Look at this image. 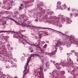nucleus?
I'll return each instance as SVG.
<instances>
[{
  "instance_id": "nucleus-51",
  "label": "nucleus",
  "mask_w": 78,
  "mask_h": 78,
  "mask_svg": "<svg viewBox=\"0 0 78 78\" xmlns=\"http://www.w3.org/2000/svg\"><path fill=\"white\" fill-rule=\"evenodd\" d=\"M50 35V34H48V32H47V33H46V36H47V35Z\"/></svg>"
},
{
  "instance_id": "nucleus-22",
  "label": "nucleus",
  "mask_w": 78,
  "mask_h": 78,
  "mask_svg": "<svg viewBox=\"0 0 78 78\" xmlns=\"http://www.w3.org/2000/svg\"><path fill=\"white\" fill-rule=\"evenodd\" d=\"M56 7L58 9H61V10H62V6H61V5H60L59 6L57 5Z\"/></svg>"
},
{
  "instance_id": "nucleus-38",
  "label": "nucleus",
  "mask_w": 78,
  "mask_h": 78,
  "mask_svg": "<svg viewBox=\"0 0 78 78\" xmlns=\"http://www.w3.org/2000/svg\"><path fill=\"white\" fill-rule=\"evenodd\" d=\"M71 75H72L73 76H74V71H73V72H72L71 73Z\"/></svg>"
},
{
  "instance_id": "nucleus-59",
  "label": "nucleus",
  "mask_w": 78,
  "mask_h": 78,
  "mask_svg": "<svg viewBox=\"0 0 78 78\" xmlns=\"http://www.w3.org/2000/svg\"><path fill=\"white\" fill-rule=\"evenodd\" d=\"M14 78H18V77H17V76H15V77Z\"/></svg>"
},
{
  "instance_id": "nucleus-36",
  "label": "nucleus",
  "mask_w": 78,
  "mask_h": 78,
  "mask_svg": "<svg viewBox=\"0 0 78 78\" xmlns=\"http://www.w3.org/2000/svg\"><path fill=\"white\" fill-rule=\"evenodd\" d=\"M67 55L68 56H70V55H72V53H67Z\"/></svg>"
},
{
  "instance_id": "nucleus-20",
  "label": "nucleus",
  "mask_w": 78,
  "mask_h": 78,
  "mask_svg": "<svg viewBox=\"0 0 78 78\" xmlns=\"http://www.w3.org/2000/svg\"><path fill=\"white\" fill-rule=\"evenodd\" d=\"M11 32L12 33L13 32H12V31H10V30L5 31H4L3 30L0 31V33H5V32Z\"/></svg>"
},
{
  "instance_id": "nucleus-44",
  "label": "nucleus",
  "mask_w": 78,
  "mask_h": 78,
  "mask_svg": "<svg viewBox=\"0 0 78 78\" xmlns=\"http://www.w3.org/2000/svg\"><path fill=\"white\" fill-rule=\"evenodd\" d=\"M21 7H24V6H23V4H20V6Z\"/></svg>"
},
{
  "instance_id": "nucleus-61",
  "label": "nucleus",
  "mask_w": 78,
  "mask_h": 78,
  "mask_svg": "<svg viewBox=\"0 0 78 78\" xmlns=\"http://www.w3.org/2000/svg\"><path fill=\"white\" fill-rule=\"evenodd\" d=\"M68 11H69V10H70V9H69V8H68Z\"/></svg>"
},
{
  "instance_id": "nucleus-19",
  "label": "nucleus",
  "mask_w": 78,
  "mask_h": 78,
  "mask_svg": "<svg viewBox=\"0 0 78 78\" xmlns=\"http://www.w3.org/2000/svg\"><path fill=\"white\" fill-rule=\"evenodd\" d=\"M12 19V20H13L15 21V22H16L17 23H18L17 25H23V23H22V22H20L18 23V22H17V21H16V20H14Z\"/></svg>"
},
{
  "instance_id": "nucleus-39",
  "label": "nucleus",
  "mask_w": 78,
  "mask_h": 78,
  "mask_svg": "<svg viewBox=\"0 0 78 78\" xmlns=\"http://www.w3.org/2000/svg\"><path fill=\"white\" fill-rule=\"evenodd\" d=\"M9 65H7L6 66V68H7V69H9Z\"/></svg>"
},
{
  "instance_id": "nucleus-49",
  "label": "nucleus",
  "mask_w": 78,
  "mask_h": 78,
  "mask_svg": "<svg viewBox=\"0 0 78 78\" xmlns=\"http://www.w3.org/2000/svg\"><path fill=\"white\" fill-rule=\"evenodd\" d=\"M10 62H11V64H12L14 63V62H13V61H11Z\"/></svg>"
},
{
  "instance_id": "nucleus-58",
  "label": "nucleus",
  "mask_w": 78,
  "mask_h": 78,
  "mask_svg": "<svg viewBox=\"0 0 78 78\" xmlns=\"http://www.w3.org/2000/svg\"><path fill=\"white\" fill-rule=\"evenodd\" d=\"M46 43H49V41H46Z\"/></svg>"
},
{
  "instance_id": "nucleus-57",
  "label": "nucleus",
  "mask_w": 78,
  "mask_h": 78,
  "mask_svg": "<svg viewBox=\"0 0 78 78\" xmlns=\"http://www.w3.org/2000/svg\"><path fill=\"white\" fill-rule=\"evenodd\" d=\"M70 16H72V13H70Z\"/></svg>"
},
{
  "instance_id": "nucleus-31",
  "label": "nucleus",
  "mask_w": 78,
  "mask_h": 78,
  "mask_svg": "<svg viewBox=\"0 0 78 78\" xmlns=\"http://www.w3.org/2000/svg\"><path fill=\"white\" fill-rule=\"evenodd\" d=\"M40 34L41 35L40 36H39V37L40 38V39H41V34H43V33H44V31H40Z\"/></svg>"
},
{
  "instance_id": "nucleus-42",
  "label": "nucleus",
  "mask_w": 78,
  "mask_h": 78,
  "mask_svg": "<svg viewBox=\"0 0 78 78\" xmlns=\"http://www.w3.org/2000/svg\"><path fill=\"white\" fill-rule=\"evenodd\" d=\"M2 74H3V72H2V71L1 70L0 71V75H1V76H2Z\"/></svg>"
},
{
  "instance_id": "nucleus-10",
  "label": "nucleus",
  "mask_w": 78,
  "mask_h": 78,
  "mask_svg": "<svg viewBox=\"0 0 78 78\" xmlns=\"http://www.w3.org/2000/svg\"><path fill=\"white\" fill-rule=\"evenodd\" d=\"M52 74L53 77L51 78H56L59 75L58 72L57 71L56 69H54V71L52 73Z\"/></svg>"
},
{
  "instance_id": "nucleus-33",
  "label": "nucleus",
  "mask_w": 78,
  "mask_h": 78,
  "mask_svg": "<svg viewBox=\"0 0 78 78\" xmlns=\"http://www.w3.org/2000/svg\"><path fill=\"white\" fill-rule=\"evenodd\" d=\"M24 8V7H21V6H20L19 7V9H20V11H22V9Z\"/></svg>"
},
{
  "instance_id": "nucleus-53",
  "label": "nucleus",
  "mask_w": 78,
  "mask_h": 78,
  "mask_svg": "<svg viewBox=\"0 0 78 78\" xmlns=\"http://www.w3.org/2000/svg\"><path fill=\"white\" fill-rule=\"evenodd\" d=\"M75 11V9H72V11H73V12L74 11Z\"/></svg>"
},
{
  "instance_id": "nucleus-35",
  "label": "nucleus",
  "mask_w": 78,
  "mask_h": 78,
  "mask_svg": "<svg viewBox=\"0 0 78 78\" xmlns=\"http://www.w3.org/2000/svg\"><path fill=\"white\" fill-rule=\"evenodd\" d=\"M21 59L22 61H25V58H24V57H22L21 58Z\"/></svg>"
},
{
  "instance_id": "nucleus-47",
  "label": "nucleus",
  "mask_w": 78,
  "mask_h": 78,
  "mask_svg": "<svg viewBox=\"0 0 78 78\" xmlns=\"http://www.w3.org/2000/svg\"><path fill=\"white\" fill-rule=\"evenodd\" d=\"M2 14H3V12H0V16H1Z\"/></svg>"
},
{
  "instance_id": "nucleus-4",
  "label": "nucleus",
  "mask_w": 78,
  "mask_h": 78,
  "mask_svg": "<svg viewBox=\"0 0 78 78\" xmlns=\"http://www.w3.org/2000/svg\"><path fill=\"white\" fill-rule=\"evenodd\" d=\"M67 59L68 62H67V64L62 63V64H61V66H62L63 67L66 66L67 67V69L69 70V69H70V68L72 67V66H73V61L71 60V58Z\"/></svg>"
},
{
  "instance_id": "nucleus-63",
  "label": "nucleus",
  "mask_w": 78,
  "mask_h": 78,
  "mask_svg": "<svg viewBox=\"0 0 78 78\" xmlns=\"http://www.w3.org/2000/svg\"><path fill=\"white\" fill-rule=\"evenodd\" d=\"M13 60H14V61H16V59H13Z\"/></svg>"
},
{
  "instance_id": "nucleus-41",
  "label": "nucleus",
  "mask_w": 78,
  "mask_h": 78,
  "mask_svg": "<svg viewBox=\"0 0 78 78\" xmlns=\"http://www.w3.org/2000/svg\"><path fill=\"white\" fill-rule=\"evenodd\" d=\"M6 76V75L5 74H2V77H5Z\"/></svg>"
},
{
  "instance_id": "nucleus-52",
  "label": "nucleus",
  "mask_w": 78,
  "mask_h": 78,
  "mask_svg": "<svg viewBox=\"0 0 78 78\" xmlns=\"http://www.w3.org/2000/svg\"><path fill=\"white\" fill-rule=\"evenodd\" d=\"M8 47H10V44H9L7 45Z\"/></svg>"
},
{
  "instance_id": "nucleus-14",
  "label": "nucleus",
  "mask_w": 78,
  "mask_h": 78,
  "mask_svg": "<svg viewBox=\"0 0 78 78\" xmlns=\"http://www.w3.org/2000/svg\"><path fill=\"white\" fill-rule=\"evenodd\" d=\"M62 44L61 43V41L60 40H58L57 41V43L56 45H54V46L56 47H58L59 46H61Z\"/></svg>"
},
{
  "instance_id": "nucleus-12",
  "label": "nucleus",
  "mask_w": 78,
  "mask_h": 78,
  "mask_svg": "<svg viewBox=\"0 0 78 78\" xmlns=\"http://www.w3.org/2000/svg\"><path fill=\"white\" fill-rule=\"evenodd\" d=\"M58 73L59 75V78H64V76H62L61 75H64V74H65V72L63 71H58ZM60 76H59V75Z\"/></svg>"
},
{
  "instance_id": "nucleus-32",
  "label": "nucleus",
  "mask_w": 78,
  "mask_h": 78,
  "mask_svg": "<svg viewBox=\"0 0 78 78\" xmlns=\"http://www.w3.org/2000/svg\"><path fill=\"white\" fill-rule=\"evenodd\" d=\"M45 35H47V33L45 32H43V33L41 34V37H42V36H45Z\"/></svg>"
},
{
  "instance_id": "nucleus-1",
  "label": "nucleus",
  "mask_w": 78,
  "mask_h": 78,
  "mask_svg": "<svg viewBox=\"0 0 78 78\" xmlns=\"http://www.w3.org/2000/svg\"><path fill=\"white\" fill-rule=\"evenodd\" d=\"M43 5L44 3L43 2H40L39 3L37 4V7L39 9V12H40V13H43V14H46L45 15L44 19H48L47 14L50 16L53 14V12L49 10L46 11L45 10L43 9L41 7V6H43Z\"/></svg>"
},
{
  "instance_id": "nucleus-25",
  "label": "nucleus",
  "mask_w": 78,
  "mask_h": 78,
  "mask_svg": "<svg viewBox=\"0 0 78 78\" xmlns=\"http://www.w3.org/2000/svg\"><path fill=\"white\" fill-rule=\"evenodd\" d=\"M62 7H63L62 8V9H65V8H67V5L66 4H64L62 5Z\"/></svg>"
},
{
  "instance_id": "nucleus-15",
  "label": "nucleus",
  "mask_w": 78,
  "mask_h": 78,
  "mask_svg": "<svg viewBox=\"0 0 78 78\" xmlns=\"http://www.w3.org/2000/svg\"><path fill=\"white\" fill-rule=\"evenodd\" d=\"M45 65L46 66V69H44V71H46L47 70V69H49V66H50V63H49V62H47L45 63Z\"/></svg>"
},
{
  "instance_id": "nucleus-55",
  "label": "nucleus",
  "mask_w": 78,
  "mask_h": 78,
  "mask_svg": "<svg viewBox=\"0 0 78 78\" xmlns=\"http://www.w3.org/2000/svg\"><path fill=\"white\" fill-rule=\"evenodd\" d=\"M74 55L75 56H77V53H75V54H74Z\"/></svg>"
},
{
  "instance_id": "nucleus-40",
  "label": "nucleus",
  "mask_w": 78,
  "mask_h": 78,
  "mask_svg": "<svg viewBox=\"0 0 78 78\" xmlns=\"http://www.w3.org/2000/svg\"><path fill=\"white\" fill-rule=\"evenodd\" d=\"M33 48H32V47L31 46H29V50H31Z\"/></svg>"
},
{
  "instance_id": "nucleus-16",
  "label": "nucleus",
  "mask_w": 78,
  "mask_h": 78,
  "mask_svg": "<svg viewBox=\"0 0 78 78\" xmlns=\"http://www.w3.org/2000/svg\"><path fill=\"white\" fill-rule=\"evenodd\" d=\"M55 25H57V26H58V27H62V25L61 24V23H59V21H56L55 22Z\"/></svg>"
},
{
  "instance_id": "nucleus-43",
  "label": "nucleus",
  "mask_w": 78,
  "mask_h": 78,
  "mask_svg": "<svg viewBox=\"0 0 78 78\" xmlns=\"http://www.w3.org/2000/svg\"><path fill=\"white\" fill-rule=\"evenodd\" d=\"M59 49L60 50H63V48L61 47L59 48Z\"/></svg>"
},
{
  "instance_id": "nucleus-29",
  "label": "nucleus",
  "mask_w": 78,
  "mask_h": 78,
  "mask_svg": "<svg viewBox=\"0 0 78 78\" xmlns=\"http://www.w3.org/2000/svg\"><path fill=\"white\" fill-rule=\"evenodd\" d=\"M32 54L34 55H34H37V56H38V58H40L42 56V55H39V54Z\"/></svg>"
},
{
  "instance_id": "nucleus-50",
  "label": "nucleus",
  "mask_w": 78,
  "mask_h": 78,
  "mask_svg": "<svg viewBox=\"0 0 78 78\" xmlns=\"http://www.w3.org/2000/svg\"><path fill=\"white\" fill-rule=\"evenodd\" d=\"M71 53H74L75 52V51L74 50H72L71 51Z\"/></svg>"
},
{
  "instance_id": "nucleus-3",
  "label": "nucleus",
  "mask_w": 78,
  "mask_h": 78,
  "mask_svg": "<svg viewBox=\"0 0 78 78\" xmlns=\"http://www.w3.org/2000/svg\"><path fill=\"white\" fill-rule=\"evenodd\" d=\"M39 51H41L42 53H43L44 55H48L49 56H50L51 57L52 55H55V53H56V51L57 50V48L56 46H54L53 47V51L51 53H47L45 51H44V50L42 49L41 47H39Z\"/></svg>"
},
{
  "instance_id": "nucleus-64",
  "label": "nucleus",
  "mask_w": 78,
  "mask_h": 78,
  "mask_svg": "<svg viewBox=\"0 0 78 78\" xmlns=\"http://www.w3.org/2000/svg\"><path fill=\"white\" fill-rule=\"evenodd\" d=\"M77 45H78V42L77 43Z\"/></svg>"
},
{
  "instance_id": "nucleus-37",
  "label": "nucleus",
  "mask_w": 78,
  "mask_h": 78,
  "mask_svg": "<svg viewBox=\"0 0 78 78\" xmlns=\"http://www.w3.org/2000/svg\"><path fill=\"white\" fill-rule=\"evenodd\" d=\"M74 16L75 17H76V16H78V13L77 14H76V13H74Z\"/></svg>"
},
{
  "instance_id": "nucleus-13",
  "label": "nucleus",
  "mask_w": 78,
  "mask_h": 78,
  "mask_svg": "<svg viewBox=\"0 0 78 78\" xmlns=\"http://www.w3.org/2000/svg\"><path fill=\"white\" fill-rule=\"evenodd\" d=\"M27 27L29 28V29H33V28H38V27H37L31 24L30 25H26Z\"/></svg>"
},
{
  "instance_id": "nucleus-48",
  "label": "nucleus",
  "mask_w": 78,
  "mask_h": 78,
  "mask_svg": "<svg viewBox=\"0 0 78 78\" xmlns=\"http://www.w3.org/2000/svg\"><path fill=\"white\" fill-rule=\"evenodd\" d=\"M31 52H33L34 51V50L32 49L30 50Z\"/></svg>"
},
{
  "instance_id": "nucleus-6",
  "label": "nucleus",
  "mask_w": 78,
  "mask_h": 78,
  "mask_svg": "<svg viewBox=\"0 0 78 78\" xmlns=\"http://www.w3.org/2000/svg\"><path fill=\"white\" fill-rule=\"evenodd\" d=\"M10 1V0H4L3 1V3H5V5L7 6V9H10L12 7V4L14 3V2L13 1Z\"/></svg>"
},
{
  "instance_id": "nucleus-8",
  "label": "nucleus",
  "mask_w": 78,
  "mask_h": 78,
  "mask_svg": "<svg viewBox=\"0 0 78 78\" xmlns=\"http://www.w3.org/2000/svg\"><path fill=\"white\" fill-rule=\"evenodd\" d=\"M58 17L59 19H63V20L65 21V22H66L67 23H70L72 22V20H70L69 18L68 17H66V19H64V16L61 14L58 15Z\"/></svg>"
},
{
  "instance_id": "nucleus-45",
  "label": "nucleus",
  "mask_w": 78,
  "mask_h": 78,
  "mask_svg": "<svg viewBox=\"0 0 78 78\" xmlns=\"http://www.w3.org/2000/svg\"><path fill=\"white\" fill-rule=\"evenodd\" d=\"M8 37H9L8 36H5L4 37V39H6L7 38H8Z\"/></svg>"
},
{
  "instance_id": "nucleus-9",
  "label": "nucleus",
  "mask_w": 78,
  "mask_h": 78,
  "mask_svg": "<svg viewBox=\"0 0 78 78\" xmlns=\"http://www.w3.org/2000/svg\"><path fill=\"white\" fill-rule=\"evenodd\" d=\"M40 70V71H38V73L40 75L38 76L37 78H44V73H43V69H44V66L42 68H39Z\"/></svg>"
},
{
  "instance_id": "nucleus-18",
  "label": "nucleus",
  "mask_w": 78,
  "mask_h": 78,
  "mask_svg": "<svg viewBox=\"0 0 78 78\" xmlns=\"http://www.w3.org/2000/svg\"><path fill=\"white\" fill-rule=\"evenodd\" d=\"M60 65H61V63H57L55 64L57 69H61V67L59 66Z\"/></svg>"
},
{
  "instance_id": "nucleus-30",
  "label": "nucleus",
  "mask_w": 78,
  "mask_h": 78,
  "mask_svg": "<svg viewBox=\"0 0 78 78\" xmlns=\"http://www.w3.org/2000/svg\"><path fill=\"white\" fill-rule=\"evenodd\" d=\"M57 6H60L61 5V2H60L58 1L57 2Z\"/></svg>"
},
{
  "instance_id": "nucleus-17",
  "label": "nucleus",
  "mask_w": 78,
  "mask_h": 78,
  "mask_svg": "<svg viewBox=\"0 0 78 78\" xmlns=\"http://www.w3.org/2000/svg\"><path fill=\"white\" fill-rule=\"evenodd\" d=\"M20 37V36L18 33H16L14 34L13 35V37H15V38H16L17 39H19Z\"/></svg>"
},
{
  "instance_id": "nucleus-23",
  "label": "nucleus",
  "mask_w": 78,
  "mask_h": 78,
  "mask_svg": "<svg viewBox=\"0 0 78 78\" xmlns=\"http://www.w3.org/2000/svg\"><path fill=\"white\" fill-rule=\"evenodd\" d=\"M6 55L7 56V57H6V59H8V61H9V56H12V54H11L10 55H8L7 54H6Z\"/></svg>"
},
{
  "instance_id": "nucleus-2",
  "label": "nucleus",
  "mask_w": 78,
  "mask_h": 78,
  "mask_svg": "<svg viewBox=\"0 0 78 78\" xmlns=\"http://www.w3.org/2000/svg\"><path fill=\"white\" fill-rule=\"evenodd\" d=\"M67 36L68 39L66 41V47L68 48V47H70V44H72L73 42H74L75 41V37L73 35H71L70 36Z\"/></svg>"
},
{
  "instance_id": "nucleus-46",
  "label": "nucleus",
  "mask_w": 78,
  "mask_h": 78,
  "mask_svg": "<svg viewBox=\"0 0 78 78\" xmlns=\"http://www.w3.org/2000/svg\"><path fill=\"white\" fill-rule=\"evenodd\" d=\"M47 44H45V45L43 46L44 48H46V47H47Z\"/></svg>"
},
{
  "instance_id": "nucleus-7",
  "label": "nucleus",
  "mask_w": 78,
  "mask_h": 78,
  "mask_svg": "<svg viewBox=\"0 0 78 78\" xmlns=\"http://www.w3.org/2000/svg\"><path fill=\"white\" fill-rule=\"evenodd\" d=\"M19 41L20 42H22L23 44H24V47H25L26 48L28 47V44H29L27 40H26L24 38H22V37H21L19 38Z\"/></svg>"
},
{
  "instance_id": "nucleus-11",
  "label": "nucleus",
  "mask_w": 78,
  "mask_h": 78,
  "mask_svg": "<svg viewBox=\"0 0 78 78\" xmlns=\"http://www.w3.org/2000/svg\"><path fill=\"white\" fill-rule=\"evenodd\" d=\"M43 28V29H48V30H49V29L50 30H53V31H56V33H57V34H62V36H67V35H66V34H64L63 33H62L61 32H59V31H58L57 30H54L51 28ZM60 33H61V34H60Z\"/></svg>"
},
{
  "instance_id": "nucleus-5",
  "label": "nucleus",
  "mask_w": 78,
  "mask_h": 78,
  "mask_svg": "<svg viewBox=\"0 0 78 78\" xmlns=\"http://www.w3.org/2000/svg\"><path fill=\"white\" fill-rule=\"evenodd\" d=\"M34 57V54H31L30 55L29 57L27 59V62L26 65L25 66V67H24V70L23 71V73H24L23 76V78H24L25 77V75L28 72V69H27V66H28V63L30 61V59L32 57Z\"/></svg>"
},
{
  "instance_id": "nucleus-24",
  "label": "nucleus",
  "mask_w": 78,
  "mask_h": 78,
  "mask_svg": "<svg viewBox=\"0 0 78 78\" xmlns=\"http://www.w3.org/2000/svg\"><path fill=\"white\" fill-rule=\"evenodd\" d=\"M40 59L41 60H42V62H44V57L43 56H41V57L40 58Z\"/></svg>"
},
{
  "instance_id": "nucleus-56",
  "label": "nucleus",
  "mask_w": 78,
  "mask_h": 78,
  "mask_svg": "<svg viewBox=\"0 0 78 78\" xmlns=\"http://www.w3.org/2000/svg\"><path fill=\"white\" fill-rule=\"evenodd\" d=\"M35 21H36V22H38V20L37 19H35Z\"/></svg>"
},
{
  "instance_id": "nucleus-60",
  "label": "nucleus",
  "mask_w": 78,
  "mask_h": 78,
  "mask_svg": "<svg viewBox=\"0 0 78 78\" xmlns=\"http://www.w3.org/2000/svg\"><path fill=\"white\" fill-rule=\"evenodd\" d=\"M50 61L51 62H53L52 60H50Z\"/></svg>"
},
{
  "instance_id": "nucleus-62",
  "label": "nucleus",
  "mask_w": 78,
  "mask_h": 78,
  "mask_svg": "<svg viewBox=\"0 0 78 78\" xmlns=\"http://www.w3.org/2000/svg\"><path fill=\"white\" fill-rule=\"evenodd\" d=\"M53 62L54 64H55V62Z\"/></svg>"
},
{
  "instance_id": "nucleus-34",
  "label": "nucleus",
  "mask_w": 78,
  "mask_h": 78,
  "mask_svg": "<svg viewBox=\"0 0 78 78\" xmlns=\"http://www.w3.org/2000/svg\"><path fill=\"white\" fill-rule=\"evenodd\" d=\"M7 76H8V77L9 78H13V77H11V76L10 75H9V73L7 74Z\"/></svg>"
},
{
  "instance_id": "nucleus-54",
  "label": "nucleus",
  "mask_w": 78,
  "mask_h": 78,
  "mask_svg": "<svg viewBox=\"0 0 78 78\" xmlns=\"http://www.w3.org/2000/svg\"><path fill=\"white\" fill-rule=\"evenodd\" d=\"M30 45H34V46H36V44H30Z\"/></svg>"
},
{
  "instance_id": "nucleus-26",
  "label": "nucleus",
  "mask_w": 78,
  "mask_h": 78,
  "mask_svg": "<svg viewBox=\"0 0 78 78\" xmlns=\"http://www.w3.org/2000/svg\"><path fill=\"white\" fill-rule=\"evenodd\" d=\"M13 67H16V68H17V65L16 64H13L11 66L12 68H13Z\"/></svg>"
},
{
  "instance_id": "nucleus-28",
  "label": "nucleus",
  "mask_w": 78,
  "mask_h": 78,
  "mask_svg": "<svg viewBox=\"0 0 78 78\" xmlns=\"http://www.w3.org/2000/svg\"><path fill=\"white\" fill-rule=\"evenodd\" d=\"M0 59L1 61H5V58L3 57L0 58Z\"/></svg>"
},
{
  "instance_id": "nucleus-27",
  "label": "nucleus",
  "mask_w": 78,
  "mask_h": 78,
  "mask_svg": "<svg viewBox=\"0 0 78 78\" xmlns=\"http://www.w3.org/2000/svg\"><path fill=\"white\" fill-rule=\"evenodd\" d=\"M34 74H36L35 75V76L36 77H37V74H38V73H37V71H36L35 70H34Z\"/></svg>"
},
{
  "instance_id": "nucleus-21",
  "label": "nucleus",
  "mask_w": 78,
  "mask_h": 78,
  "mask_svg": "<svg viewBox=\"0 0 78 78\" xmlns=\"http://www.w3.org/2000/svg\"><path fill=\"white\" fill-rule=\"evenodd\" d=\"M34 2V0H30L29 1H26V2H25V3H26L29 4V3H30L31 2Z\"/></svg>"
}]
</instances>
